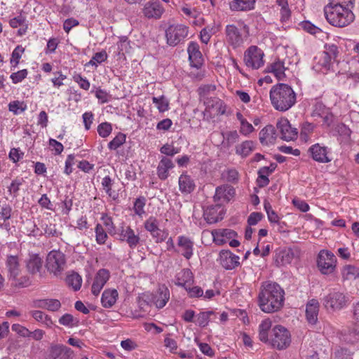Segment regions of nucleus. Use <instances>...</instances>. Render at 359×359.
<instances>
[{
  "mask_svg": "<svg viewBox=\"0 0 359 359\" xmlns=\"http://www.w3.org/2000/svg\"><path fill=\"white\" fill-rule=\"evenodd\" d=\"M285 292L276 283L266 281L262 284L258 295L260 309L267 313L280 310L284 304Z\"/></svg>",
  "mask_w": 359,
  "mask_h": 359,
  "instance_id": "1",
  "label": "nucleus"
},
{
  "mask_svg": "<svg viewBox=\"0 0 359 359\" xmlns=\"http://www.w3.org/2000/svg\"><path fill=\"white\" fill-rule=\"evenodd\" d=\"M270 100L276 110L285 111L295 104L296 94L290 86L279 83L271 88Z\"/></svg>",
  "mask_w": 359,
  "mask_h": 359,
  "instance_id": "2",
  "label": "nucleus"
},
{
  "mask_svg": "<svg viewBox=\"0 0 359 359\" xmlns=\"http://www.w3.org/2000/svg\"><path fill=\"white\" fill-rule=\"evenodd\" d=\"M324 13L327 21L332 26L344 27L353 22L355 15L349 7L326 5Z\"/></svg>",
  "mask_w": 359,
  "mask_h": 359,
  "instance_id": "3",
  "label": "nucleus"
},
{
  "mask_svg": "<svg viewBox=\"0 0 359 359\" xmlns=\"http://www.w3.org/2000/svg\"><path fill=\"white\" fill-rule=\"evenodd\" d=\"M66 266V258L64 253L59 250L50 251L46 258L47 270L57 276L62 273Z\"/></svg>",
  "mask_w": 359,
  "mask_h": 359,
  "instance_id": "4",
  "label": "nucleus"
},
{
  "mask_svg": "<svg viewBox=\"0 0 359 359\" xmlns=\"http://www.w3.org/2000/svg\"><path fill=\"white\" fill-rule=\"evenodd\" d=\"M317 266L321 273L330 275L334 272L337 266V258L330 251L322 250L317 258Z\"/></svg>",
  "mask_w": 359,
  "mask_h": 359,
  "instance_id": "5",
  "label": "nucleus"
},
{
  "mask_svg": "<svg viewBox=\"0 0 359 359\" xmlns=\"http://www.w3.org/2000/svg\"><path fill=\"white\" fill-rule=\"evenodd\" d=\"M189 34V27L182 24L171 25L165 30L167 43L175 46L183 42Z\"/></svg>",
  "mask_w": 359,
  "mask_h": 359,
  "instance_id": "6",
  "label": "nucleus"
},
{
  "mask_svg": "<svg viewBox=\"0 0 359 359\" xmlns=\"http://www.w3.org/2000/svg\"><path fill=\"white\" fill-rule=\"evenodd\" d=\"M291 342V336L290 332L282 325L275 326L271 335V343L273 347L278 349H284L287 348Z\"/></svg>",
  "mask_w": 359,
  "mask_h": 359,
  "instance_id": "7",
  "label": "nucleus"
},
{
  "mask_svg": "<svg viewBox=\"0 0 359 359\" xmlns=\"http://www.w3.org/2000/svg\"><path fill=\"white\" fill-rule=\"evenodd\" d=\"M264 53L255 46H250L244 53V62L248 67L258 69L264 64Z\"/></svg>",
  "mask_w": 359,
  "mask_h": 359,
  "instance_id": "8",
  "label": "nucleus"
},
{
  "mask_svg": "<svg viewBox=\"0 0 359 359\" xmlns=\"http://www.w3.org/2000/svg\"><path fill=\"white\" fill-rule=\"evenodd\" d=\"M348 302L349 299L345 294L334 291L325 297L323 304L327 309L335 311L346 307Z\"/></svg>",
  "mask_w": 359,
  "mask_h": 359,
  "instance_id": "9",
  "label": "nucleus"
},
{
  "mask_svg": "<svg viewBox=\"0 0 359 359\" xmlns=\"http://www.w3.org/2000/svg\"><path fill=\"white\" fill-rule=\"evenodd\" d=\"M280 138L284 141H292L297 138L298 130L292 127L287 118H281L276 123Z\"/></svg>",
  "mask_w": 359,
  "mask_h": 359,
  "instance_id": "10",
  "label": "nucleus"
},
{
  "mask_svg": "<svg viewBox=\"0 0 359 359\" xmlns=\"http://www.w3.org/2000/svg\"><path fill=\"white\" fill-rule=\"evenodd\" d=\"M308 153L312 159L318 163H327L332 161L330 157V149L319 143L311 145Z\"/></svg>",
  "mask_w": 359,
  "mask_h": 359,
  "instance_id": "11",
  "label": "nucleus"
},
{
  "mask_svg": "<svg viewBox=\"0 0 359 359\" xmlns=\"http://www.w3.org/2000/svg\"><path fill=\"white\" fill-rule=\"evenodd\" d=\"M225 34L227 43L233 48H237L241 46L247 37L246 36H243L241 30L233 24L226 26Z\"/></svg>",
  "mask_w": 359,
  "mask_h": 359,
  "instance_id": "12",
  "label": "nucleus"
},
{
  "mask_svg": "<svg viewBox=\"0 0 359 359\" xmlns=\"http://www.w3.org/2000/svg\"><path fill=\"white\" fill-rule=\"evenodd\" d=\"M164 12L165 9L158 0L147 1L142 8V13L147 18L159 19Z\"/></svg>",
  "mask_w": 359,
  "mask_h": 359,
  "instance_id": "13",
  "label": "nucleus"
},
{
  "mask_svg": "<svg viewBox=\"0 0 359 359\" xmlns=\"http://www.w3.org/2000/svg\"><path fill=\"white\" fill-rule=\"evenodd\" d=\"M240 257L229 250H222L218 261L223 268L232 270L240 265Z\"/></svg>",
  "mask_w": 359,
  "mask_h": 359,
  "instance_id": "14",
  "label": "nucleus"
},
{
  "mask_svg": "<svg viewBox=\"0 0 359 359\" xmlns=\"http://www.w3.org/2000/svg\"><path fill=\"white\" fill-rule=\"evenodd\" d=\"M187 52L191 67L197 69H201L203 59L198 44L196 42L191 41L189 43Z\"/></svg>",
  "mask_w": 359,
  "mask_h": 359,
  "instance_id": "15",
  "label": "nucleus"
},
{
  "mask_svg": "<svg viewBox=\"0 0 359 359\" xmlns=\"http://www.w3.org/2000/svg\"><path fill=\"white\" fill-rule=\"evenodd\" d=\"M110 277L109 271L105 269H100L95 274L91 292L95 296H97Z\"/></svg>",
  "mask_w": 359,
  "mask_h": 359,
  "instance_id": "16",
  "label": "nucleus"
},
{
  "mask_svg": "<svg viewBox=\"0 0 359 359\" xmlns=\"http://www.w3.org/2000/svg\"><path fill=\"white\" fill-rule=\"evenodd\" d=\"M120 240L126 242L130 248L135 249L140 242V236L129 226H122L119 233Z\"/></svg>",
  "mask_w": 359,
  "mask_h": 359,
  "instance_id": "17",
  "label": "nucleus"
},
{
  "mask_svg": "<svg viewBox=\"0 0 359 359\" xmlns=\"http://www.w3.org/2000/svg\"><path fill=\"white\" fill-rule=\"evenodd\" d=\"M6 269L9 280H16L21 272L18 257L8 255L6 260Z\"/></svg>",
  "mask_w": 359,
  "mask_h": 359,
  "instance_id": "18",
  "label": "nucleus"
},
{
  "mask_svg": "<svg viewBox=\"0 0 359 359\" xmlns=\"http://www.w3.org/2000/svg\"><path fill=\"white\" fill-rule=\"evenodd\" d=\"M8 23L12 28L19 27V29L18 30V36H23L27 32L29 21L27 20V15L24 12L21 11L16 16L11 18Z\"/></svg>",
  "mask_w": 359,
  "mask_h": 359,
  "instance_id": "19",
  "label": "nucleus"
},
{
  "mask_svg": "<svg viewBox=\"0 0 359 359\" xmlns=\"http://www.w3.org/2000/svg\"><path fill=\"white\" fill-rule=\"evenodd\" d=\"M294 257L295 252L292 248H284L276 252L274 262L278 266H285L291 264Z\"/></svg>",
  "mask_w": 359,
  "mask_h": 359,
  "instance_id": "20",
  "label": "nucleus"
},
{
  "mask_svg": "<svg viewBox=\"0 0 359 359\" xmlns=\"http://www.w3.org/2000/svg\"><path fill=\"white\" fill-rule=\"evenodd\" d=\"M179 252L187 259H190L194 254V242L185 236H180L177 239Z\"/></svg>",
  "mask_w": 359,
  "mask_h": 359,
  "instance_id": "21",
  "label": "nucleus"
},
{
  "mask_svg": "<svg viewBox=\"0 0 359 359\" xmlns=\"http://www.w3.org/2000/svg\"><path fill=\"white\" fill-rule=\"evenodd\" d=\"M332 65V60L326 53H319L314 57L313 68L318 72L325 74Z\"/></svg>",
  "mask_w": 359,
  "mask_h": 359,
  "instance_id": "22",
  "label": "nucleus"
},
{
  "mask_svg": "<svg viewBox=\"0 0 359 359\" xmlns=\"http://www.w3.org/2000/svg\"><path fill=\"white\" fill-rule=\"evenodd\" d=\"M276 137V131L272 125H267L259 132V141L262 145L274 144Z\"/></svg>",
  "mask_w": 359,
  "mask_h": 359,
  "instance_id": "23",
  "label": "nucleus"
},
{
  "mask_svg": "<svg viewBox=\"0 0 359 359\" xmlns=\"http://www.w3.org/2000/svg\"><path fill=\"white\" fill-rule=\"evenodd\" d=\"M319 303L318 300L312 299L308 302L306 306V317L309 323L315 325L318 321Z\"/></svg>",
  "mask_w": 359,
  "mask_h": 359,
  "instance_id": "24",
  "label": "nucleus"
},
{
  "mask_svg": "<svg viewBox=\"0 0 359 359\" xmlns=\"http://www.w3.org/2000/svg\"><path fill=\"white\" fill-rule=\"evenodd\" d=\"M170 299V291L168 287L163 285L159 287L152 300L158 309L163 308Z\"/></svg>",
  "mask_w": 359,
  "mask_h": 359,
  "instance_id": "25",
  "label": "nucleus"
},
{
  "mask_svg": "<svg viewBox=\"0 0 359 359\" xmlns=\"http://www.w3.org/2000/svg\"><path fill=\"white\" fill-rule=\"evenodd\" d=\"M234 195V188L229 185H223L216 188L214 200L215 201H219L221 200L229 201Z\"/></svg>",
  "mask_w": 359,
  "mask_h": 359,
  "instance_id": "26",
  "label": "nucleus"
},
{
  "mask_svg": "<svg viewBox=\"0 0 359 359\" xmlns=\"http://www.w3.org/2000/svg\"><path fill=\"white\" fill-rule=\"evenodd\" d=\"M41 226L43 231L36 228V229H34L30 234L33 236H37L44 233L48 237H59L62 234L61 232L57 230L56 226L54 224H48L42 222Z\"/></svg>",
  "mask_w": 359,
  "mask_h": 359,
  "instance_id": "27",
  "label": "nucleus"
},
{
  "mask_svg": "<svg viewBox=\"0 0 359 359\" xmlns=\"http://www.w3.org/2000/svg\"><path fill=\"white\" fill-rule=\"evenodd\" d=\"M174 168V163L171 159L163 156L157 167V175L161 180H166L169 176V170Z\"/></svg>",
  "mask_w": 359,
  "mask_h": 359,
  "instance_id": "28",
  "label": "nucleus"
},
{
  "mask_svg": "<svg viewBox=\"0 0 359 359\" xmlns=\"http://www.w3.org/2000/svg\"><path fill=\"white\" fill-rule=\"evenodd\" d=\"M72 353L71 348L64 345H55L50 348V357L53 359H67Z\"/></svg>",
  "mask_w": 359,
  "mask_h": 359,
  "instance_id": "29",
  "label": "nucleus"
},
{
  "mask_svg": "<svg viewBox=\"0 0 359 359\" xmlns=\"http://www.w3.org/2000/svg\"><path fill=\"white\" fill-rule=\"evenodd\" d=\"M118 293L116 289L105 290L101 298V303L104 308H111L117 301Z\"/></svg>",
  "mask_w": 359,
  "mask_h": 359,
  "instance_id": "30",
  "label": "nucleus"
},
{
  "mask_svg": "<svg viewBox=\"0 0 359 359\" xmlns=\"http://www.w3.org/2000/svg\"><path fill=\"white\" fill-rule=\"evenodd\" d=\"M34 306L47 309L50 311H57L61 307V303L56 299H42L34 302Z\"/></svg>",
  "mask_w": 359,
  "mask_h": 359,
  "instance_id": "31",
  "label": "nucleus"
},
{
  "mask_svg": "<svg viewBox=\"0 0 359 359\" xmlns=\"http://www.w3.org/2000/svg\"><path fill=\"white\" fill-rule=\"evenodd\" d=\"M179 189L182 194H190L195 189V183L191 176L182 173L179 177Z\"/></svg>",
  "mask_w": 359,
  "mask_h": 359,
  "instance_id": "32",
  "label": "nucleus"
},
{
  "mask_svg": "<svg viewBox=\"0 0 359 359\" xmlns=\"http://www.w3.org/2000/svg\"><path fill=\"white\" fill-rule=\"evenodd\" d=\"M284 62L279 59L269 65L266 67V71L269 73H272L277 78L278 80H283L285 77V71Z\"/></svg>",
  "mask_w": 359,
  "mask_h": 359,
  "instance_id": "33",
  "label": "nucleus"
},
{
  "mask_svg": "<svg viewBox=\"0 0 359 359\" xmlns=\"http://www.w3.org/2000/svg\"><path fill=\"white\" fill-rule=\"evenodd\" d=\"M194 282V276L191 270L188 269H182L176 276L175 284L178 286H181L185 288L189 287Z\"/></svg>",
  "mask_w": 359,
  "mask_h": 359,
  "instance_id": "34",
  "label": "nucleus"
},
{
  "mask_svg": "<svg viewBox=\"0 0 359 359\" xmlns=\"http://www.w3.org/2000/svg\"><path fill=\"white\" fill-rule=\"evenodd\" d=\"M220 25L213 22L204 27L200 33V38L203 43L207 44L211 36L219 30Z\"/></svg>",
  "mask_w": 359,
  "mask_h": 359,
  "instance_id": "35",
  "label": "nucleus"
},
{
  "mask_svg": "<svg viewBox=\"0 0 359 359\" xmlns=\"http://www.w3.org/2000/svg\"><path fill=\"white\" fill-rule=\"evenodd\" d=\"M43 261L38 255H32L27 262V269L32 274L40 271L42 268Z\"/></svg>",
  "mask_w": 359,
  "mask_h": 359,
  "instance_id": "36",
  "label": "nucleus"
},
{
  "mask_svg": "<svg viewBox=\"0 0 359 359\" xmlns=\"http://www.w3.org/2000/svg\"><path fill=\"white\" fill-rule=\"evenodd\" d=\"M255 0H233L230 4L233 11H250L254 8Z\"/></svg>",
  "mask_w": 359,
  "mask_h": 359,
  "instance_id": "37",
  "label": "nucleus"
},
{
  "mask_svg": "<svg viewBox=\"0 0 359 359\" xmlns=\"http://www.w3.org/2000/svg\"><path fill=\"white\" fill-rule=\"evenodd\" d=\"M212 316H216L215 312L213 311L201 312L196 316L194 323L199 327H205L208 326Z\"/></svg>",
  "mask_w": 359,
  "mask_h": 359,
  "instance_id": "38",
  "label": "nucleus"
},
{
  "mask_svg": "<svg viewBox=\"0 0 359 359\" xmlns=\"http://www.w3.org/2000/svg\"><path fill=\"white\" fill-rule=\"evenodd\" d=\"M102 187L106 194L109 196V197L111 198L113 200H116L118 197V194L112 191V186L114 184L113 180L109 176H105L102 180Z\"/></svg>",
  "mask_w": 359,
  "mask_h": 359,
  "instance_id": "39",
  "label": "nucleus"
},
{
  "mask_svg": "<svg viewBox=\"0 0 359 359\" xmlns=\"http://www.w3.org/2000/svg\"><path fill=\"white\" fill-rule=\"evenodd\" d=\"M65 280L68 286L72 287L74 291L80 290L82 284V278L79 273L72 272L67 276Z\"/></svg>",
  "mask_w": 359,
  "mask_h": 359,
  "instance_id": "40",
  "label": "nucleus"
},
{
  "mask_svg": "<svg viewBox=\"0 0 359 359\" xmlns=\"http://www.w3.org/2000/svg\"><path fill=\"white\" fill-rule=\"evenodd\" d=\"M25 180L22 177H16L12 180L9 186H8V193L13 198H17L19 195L20 187L23 184Z\"/></svg>",
  "mask_w": 359,
  "mask_h": 359,
  "instance_id": "41",
  "label": "nucleus"
},
{
  "mask_svg": "<svg viewBox=\"0 0 359 359\" xmlns=\"http://www.w3.org/2000/svg\"><path fill=\"white\" fill-rule=\"evenodd\" d=\"M253 142L250 140H246L236 147V153L242 157H246L253 151Z\"/></svg>",
  "mask_w": 359,
  "mask_h": 359,
  "instance_id": "42",
  "label": "nucleus"
},
{
  "mask_svg": "<svg viewBox=\"0 0 359 359\" xmlns=\"http://www.w3.org/2000/svg\"><path fill=\"white\" fill-rule=\"evenodd\" d=\"M271 327V321L269 319H265L262 321L259 326V339L264 342L269 341L268 332Z\"/></svg>",
  "mask_w": 359,
  "mask_h": 359,
  "instance_id": "43",
  "label": "nucleus"
},
{
  "mask_svg": "<svg viewBox=\"0 0 359 359\" xmlns=\"http://www.w3.org/2000/svg\"><path fill=\"white\" fill-rule=\"evenodd\" d=\"M152 102L156 105L159 112H165L169 110L170 102L168 99L164 96L153 97Z\"/></svg>",
  "mask_w": 359,
  "mask_h": 359,
  "instance_id": "44",
  "label": "nucleus"
},
{
  "mask_svg": "<svg viewBox=\"0 0 359 359\" xmlns=\"http://www.w3.org/2000/svg\"><path fill=\"white\" fill-rule=\"evenodd\" d=\"M341 275L344 280H354L359 277V269L352 265H346L343 268Z\"/></svg>",
  "mask_w": 359,
  "mask_h": 359,
  "instance_id": "45",
  "label": "nucleus"
},
{
  "mask_svg": "<svg viewBox=\"0 0 359 359\" xmlns=\"http://www.w3.org/2000/svg\"><path fill=\"white\" fill-rule=\"evenodd\" d=\"M222 178L228 182L237 183L239 180V173L235 168H228L222 173Z\"/></svg>",
  "mask_w": 359,
  "mask_h": 359,
  "instance_id": "46",
  "label": "nucleus"
},
{
  "mask_svg": "<svg viewBox=\"0 0 359 359\" xmlns=\"http://www.w3.org/2000/svg\"><path fill=\"white\" fill-rule=\"evenodd\" d=\"M315 125L309 122H305L302 125L300 138L305 142H308L311 134L315 129Z\"/></svg>",
  "mask_w": 359,
  "mask_h": 359,
  "instance_id": "47",
  "label": "nucleus"
},
{
  "mask_svg": "<svg viewBox=\"0 0 359 359\" xmlns=\"http://www.w3.org/2000/svg\"><path fill=\"white\" fill-rule=\"evenodd\" d=\"M24 52L25 48L20 45H18L15 48V49L13 50L10 60L11 67L16 68L18 67L20 62V59L22 57Z\"/></svg>",
  "mask_w": 359,
  "mask_h": 359,
  "instance_id": "48",
  "label": "nucleus"
},
{
  "mask_svg": "<svg viewBox=\"0 0 359 359\" xmlns=\"http://www.w3.org/2000/svg\"><path fill=\"white\" fill-rule=\"evenodd\" d=\"M32 316L36 321L43 323L48 327H50L53 325L50 317L41 311H34L32 313Z\"/></svg>",
  "mask_w": 359,
  "mask_h": 359,
  "instance_id": "49",
  "label": "nucleus"
},
{
  "mask_svg": "<svg viewBox=\"0 0 359 359\" xmlns=\"http://www.w3.org/2000/svg\"><path fill=\"white\" fill-rule=\"evenodd\" d=\"M224 140L223 144L224 146L229 147L238 141L239 135L236 130L229 131L226 133H222Z\"/></svg>",
  "mask_w": 359,
  "mask_h": 359,
  "instance_id": "50",
  "label": "nucleus"
},
{
  "mask_svg": "<svg viewBox=\"0 0 359 359\" xmlns=\"http://www.w3.org/2000/svg\"><path fill=\"white\" fill-rule=\"evenodd\" d=\"M314 113L323 117V123L327 126H330L332 122V115L329 113H324L325 106L321 103H318L315 106Z\"/></svg>",
  "mask_w": 359,
  "mask_h": 359,
  "instance_id": "51",
  "label": "nucleus"
},
{
  "mask_svg": "<svg viewBox=\"0 0 359 359\" xmlns=\"http://www.w3.org/2000/svg\"><path fill=\"white\" fill-rule=\"evenodd\" d=\"M95 240L97 244L103 245L105 243L108 236L106 231L100 224H97L95 228Z\"/></svg>",
  "mask_w": 359,
  "mask_h": 359,
  "instance_id": "52",
  "label": "nucleus"
},
{
  "mask_svg": "<svg viewBox=\"0 0 359 359\" xmlns=\"http://www.w3.org/2000/svg\"><path fill=\"white\" fill-rule=\"evenodd\" d=\"M126 137L123 133H119L108 144V148L110 150H116L126 142Z\"/></svg>",
  "mask_w": 359,
  "mask_h": 359,
  "instance_id": "53",
  "label": "nucleus"
},
{
  "mask_svg": "<svg viewBox=\"0 0 359 359\" xmlns=\"http://www.w3.org/2000/svg\"><path fill=\"white\" fill-rule=\"evenodd\" d=\"M344 340L347 343L355 344L359 341V330L353 327L344 333Z\"/></svg>",
  "mask_w": 359,
  "mask_h": 359,
  "instance_id": "54",
  "label": "nucleus"
},
{
  "mask_svg": "<svg viewBox=\"0 0 359 359\" xmlns=\"http://www.w3.org/2000/svg\"><path fill=\"white\" fill-rule=\"evenodd\" d=\"M146 199L144 197H139L135 200L134 203L133 209L136 215H137L140 217H142V215L145 213L144 209Z\"/></svg>",
  "mask_w": 359,
  "mask_h": 359,
  "instance_id": "55",
  "label": "nucleus"
},
{
  "mask_svg": "<svg viewBox=\"0 0 359 359\" xmlns=\"http://www.w3.org/2000/svg\"><path fill=\"white\" fill-rule=\"evenodd\" d=\"M101 220L103 222V224L107 229V232L114 235L116 233V226L113 222L112 218L107 215H103L101 217Z\"/></svg>",
  "mask_w": 359,
  "mask_h": 359,
  "instance_id": "56",
  "label": "nucleus"
},
{
  "mask_svg": "<svg viewBox=\"0 0 359 359\" xmlns=\"http://www.w3.org/2000/svg\"><path fill=\"white\" fill-rule=\"evenodd\" d=\"M144 227L151 234L158 229V221L156 217L151 216L144 222Z\"/></svg>",
  "mask_w": 359,
  "mask_h": 359,
  "instance_id": "57",
  "label": "nucleus"
},
{
  "mask_svg": "<svg viewBox=\"0 0 359 359\" xmlns=\"http://www.w3.org/2000/svg\"><path fill=\"white\" fill-rule=\"evenodd\" d=\"M111 131V125L107 122L102 123L97 126V133L103 138L107 137Z\"/></svg>",
  "mask_w": 359,
  "mask_h": 359,
  "instance_id": "58",
  "label": "nucleus"
},
{
  "mask_svg": "<svg viewBox=\"0 0 359 359\" xmlns=\"http://www.w3.org/2000/svg\"><path fill=\"white\" fill-rule=\"evenodd\" d=\"M28 74V71L26 69L18 71L16 72L12 73L10 76L11 79L12 80L13 83L17 84L20 83L24 80Z\"/></svg>",
  "mask_w": 359,
  "mask_h": 359,
  "instance_id": "59",
  "label": "nucleus"
},
{
  "mask_svg": "<svg viewBox=\"0 0 359 359\" xmlns=\"http://www.w3.org/2000/svg\"><path fill=\"white\" fill-rule=\"evenodd\" d=\"M107 58V55L105 51L98 52L93 56L88 64L97 67L98 64L105 61Z\"/></svg>",
  "mask_w": 359,
  "mask_h": 359,
  "instance_id": "60",
  "label": "nucleus"
},
{
  "mask_svg": "<svg viewBox=\"0 0 359 359\" xmlns=\"http://www.w3.org/2000/svg\"><path fill=\"white\" fill-rule=\"evenodd\" d=\"M8 109L15 114H19L26 109V105L19 101H13L9 103Z\"/></svg>",
  "mask_w": 359,
  "mask_h": 359,
  "instance_id": "61",
  "label": "nucleus"
},
{
  "mask_svg": "<svg viewBox=\"0 0 359 359\" xmlns=\"http://www.w3.org/2000/svg\"><path fill=\"white\" fill-rule=\"evenodd\" d=\"M74 81L77 83L79 87L85 90H88L90 88V84L89 81L83 77L80 74H76L73 76Z\"/></svg>",
  "mask_w": 359,
  "mask_h": 359,
  "instance_id": "62",
  "label": "nucleus"
},
{
  "mask_svg": "<svg viewBox=\"0 0 359 359\" xmlns=\"http://www.w3.org/2000/svg\"><path fill=\"white\" fill-rule=\"evenodd\" d=\"M160 151L165 155L173 156L180 152V149L175 147L172 144H165L161 147Z\"/></svg>",
  "mask_w": 359,
  "mask_h": 359,
  "instance_id": "63",
  "label": "nucleus"
},
{
  "mask_svg": "<svg viewBox=\"0 0 359 359\" xmlns=\"http://www.w3.org/2000/svg\"><path fill=\"white\" fill-rule=\"evenodd\" d=\"M322 53H326L328 56H330V59L332 60L335 59L339 51L338 48L335 44H325V50L321 52Z\"/></svg>",
  "mask_w": 359,
  "mask_h": 359,
  "instance_id": "64",
  "label": "nucleus"
}]
</instances>
